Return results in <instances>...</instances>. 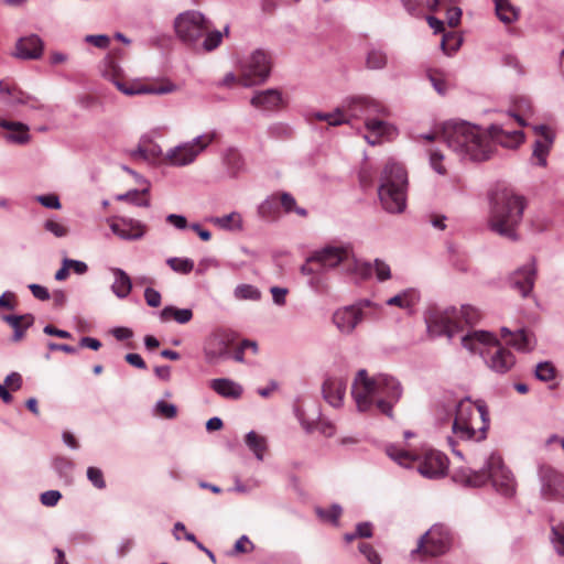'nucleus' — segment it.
<instances>
[{
    "label": "nucleus",
    "instance_id": "obj_1",
    "mask_svg": "<svg viewBox=\"0 0 564 564\" xmlns=\"http://www.w3.org/2000/svg\"><path fill=\"white\" fill-rule=\"evenodd\" d=\"M402 386L392 376L380 373L370 378L366 369H360L351 387V395L359 412H368L376 406L382 414L393 419V406L402 397Z\"/></svg>",
    "mask_w": 564,
    "mask_h": 564
},
{
    "label": "nucleus",
    "instance_id": "obj_2",
    "mask_svg": "<svg viewBox=\"0 0 564 564\" xmlns=\"http://www.w3.org/2000/svg\"><path fill=\"white\" fill-rule=\"evenodd\" d=\"M447 147L463 160L485 162L495 156V144L487 129L464 120L444 123L441 134Z\"/></svg>",
    "mask_w": 564,
    "mask_h": 564
},
{
    "label": "nucleus",
    "instance_id": "obj_3",
    "mask_svg": "<svg viewBox=\"0 0 564 564\" xmlns=\"http://www.w3.org/2000/svg\"><path fill=\"white\" fill-rule=\"evenodd\" d=\"M525 208L524 198L512 189L503 187L490 196V214L488 226L495 234L511 241L519 239L518 227L522 221Z\"/></svg>",
    "mask_w": 564,
    "mask_h": 564
},
{
    "label": "nucleus",
    "instance_id": "obj_4",
    "mask_svg": "<svg viewBox=\"0 0 564 564\" xmlns=\"http://www.w3.org/2000/svg\"><path fill=\"white\" fill-rule=\"evenodd\" d=\"M209 28L208 20L196 10L182 12L174 20L176 36L193 50L212 52L220 45L224 33L218 30L209 31Z\"/></svg>",
    "mask_w": 564,
    "mask_h": 564
},
{
    "label": "nucleus",
    "instance_id": "obj_5",
    "mask_svg": "<svg viewBox=\"0 0 564 564\" xmlns=\"http://www.w3.org/2000/svg\"><path fill=\"white\" fill-rule=\"evenodd\" d=\"M462 345L471 352H479L487 367L505 375L516 365L514 355L499 344L497 337L486 330H475L462 337Z\"/></svg>",
    "mask_w": 564,
    "mask_h": 564
},
{
    "label": "nucleus",
    "instance_id": "obj_6",
    "mask_svg": "<svg viewBox=\"0 0 564 564\" xmlns=\"http://www.w3.org/2000/svg\"><path fill=\"white\" fill-rule=\"evenodd\" d=\"M408 173L404 166L389 161L380 176L378 196L382 208L390 214H401L406 208Z\"/></svg>",
    "mask_w": 564,
    "mask_h": 564
},
{
    "label": "nucleus",
    "instance_id": "obj_7",
    "mask_svg": "<svg viewBox=\"0 0 564 564\" xmlns=\"http://www.w3.org/2000/svg\"><path fill=\"white\" fill-rule=\"evenodd\" d=\"M473 312L470 306H462L459 310L449 306L441 308L437 306L430 307L424 313V321L426 324L427 334L431 338L446 336L449 340L453 339L460 327V318H465L466 323H471L473 319L469 313Z\"/></svg>",
    "mask_w": 564,
    "mask_h": 564
},
{
    "label": "nucleus",
    "instance_id": "obj_8",
    "mask_svg": "<svg viewBox=\"0 0 564 564\" xmlns=\"http://www.w3.org/2000/svg\"><path fill=\"white\" fill-rule=\"evenodd\" d=\"M272 69V57L263 48H257L243 56L238 64V80L245 87L261 85L267 82Z\"/></svg>",
    "mask_w": 564,
    "mask_h": 564
},
{
    "label": "nucleus",
    "instance_id": "obj_9",
    "mask_svg": "<svg viewBox=\"0 0 564 564\" xmlns=\"http://www.w3.org/2000/svg\"><path fill=\"white\" fill-rule=\"evenodd\" d=\"M216 132L204 133L193 140L171 148L166 154V161L173 166H186L192 164L197 156L216 139Z\"/></svg>",
    "mask_w": 564,
    "mask_h": 564
},
{
    "label": "nucleus",
    "instance_id": "obj_10",
    "mask_svg": "<svg viewBox=\"0 0 564 564\" xmlns=\"http://www.w3.org/2000/svg\"><path fill=\"white\" fill-rule=\"evenodd\" d=\"M452 543L449 529L443 524H434L417 542V547L412 551L422 552L430 556H440L445 554Z\"/></svg>",
    "mask_w": 564,
    "mask_h": 564
},
{
    "label": "nucleus",
    "instance_id": "obj_11",
    "mask_svg": "<svg viewBox=\"0 0 564 564\" xmlns=\"http://www.w3.org/2000/svg\"><path fill=\"white\" fill-rule=\"evenodd\" d=\"M352 257V247L350 243L327 245L312 253L311 260L317 261L323 273L344 263L348 265Z\"/></svg>",
    "mask_w": 564,
    "mask_h": 564
},
{
    "label": "nucleus",
    "instance_id": "obj_12",
    "mask_svg": "<svg viewBox=\"0 0 564 564\" xmlns=\"http://www.w3.org/2000/svg\"><path fill=\"white\" fill-rule=\"evenodd\" d=\"M341 108L349 120L388 115V109L381 102L368 96L348 97L343 101Z\"/></svg>",
    "mask_w": 564,
    "mask_h": 564
},
{
    "label": "nucleus",
    "instance_id": "obj_13",
    "mask_svg": "<svg viewBox=\"0 0 564 564\" xmlns=\"http://www.w3.org/2000/svg\"><path fill=\"white\" fill-rule=\"evenodd\" d=\"M477 411L482 423L479 429H475L473 422L463 423L458 422V420L453 421L452 431L458 440L480 442L487 437L490 419L484 401H477Z\"/></svg>",
    "mask_w": 564,
    "mask_h": 564
},
{
    "label": "nucleus",
    "instance_id": "obj_14",
    "mask_svg": "<svg viewBox=\"0 0 564 564\" xmlns=\"http://www.w3.org/2000/svg\"><path fill=\"white\" fill-rule=\"evenodd\" d=\"M536 274V260L534 257H530L524 264L517 268L513 272L509 274L507 283L522 297H527L531 294L534 288Z\"/></svg>",
    "mask_w": 564,
    "mask_h": 564
},
{
    "label": "nucleus",
    "instance_id": "obj_15",
    "mask_svg": "<svg viewBox=\"0 0 564 564\" xmlns=\"http://www.w3.org/2000/svg\"><path fill=\"white\" fill-rule=\"evenodd\" d=\"M540 495L546 501H564V475L550 466L539 468Z\"/></svg>",
    "mask_w": 564,
    "mask_h": 564
},
{
    "label": "nucleus",
    "instance_id": "obj_16",
    "mask_svg": "<svg viewBox=\"0 0 564 564\" xmlns=\"http://www.w3.org/2000/svg\"><path fill=\"white\" fill-rule=\"evenodd\" d=\"M487 467L490 468L494 488L499 494L511 497L516 491V482L511 471L505 466L501 457L492 453L487 458Z\"/></svg>",
    "mask_w": 564,
    "mask_h": 564
},
{
    "label": "nucleus",
    "instance_id": "obj_17",
    "mask_svg": "<svg viewBox=\"0 0 564 564\" xmlns=\"http://www.w3.org/2000/svg\"><path fill=\"white\" fill-rule=\"evenodd\" d=\"M532 129L536 134V139L532 145L533 164L545 167L547 165V156L555 140V133L546 124H536L533 126Z\"/></svg>",
    "mask_w": 564,
    "mask_h": 564
},
{
    "label": "nucleus",
    "instance_id": "obj_18",
    "mask_svg": "<svg viewBox=\"0 0 564 564\" xmlns=\"http://www.w3.org/2000/svg\"><path fill=\"white\" fill-rule=\"evenodd\" d=\"M232 343V336L223 330L213 333L204 344L205 359L209 364H216L219 360L230 357L229 346Z\"/></svg>",
    "mask_w": 564,
    "mask_h": 564
},
{
    "label": "nucleus",
    "instance_id": "obj_19",
    "mask_svg": "<svg viewBox=\"0 0 564 564\" xmlns=\"http://www.w3.org/2000/svg\"><path fill=\"white\" fill-rule=\"evenodd\" d=\"M448 468V459L446 455L438 451H426L419 463V473L430 479L441 478L446 475Z\"/></svg>",
    "mask_w": 564,
    "mask_h": 564
},
{
    "label": "nucleus",
    "instance_id": "obj_20",
    "mask_svg": "<svg viewBox=\"0 0 564 564\" xmlns=\"http://www.w3.org/2000/svg\"><path fill=\"white\" fill-rule=\"evenodd\" d=\"M489 137L495 144V154L497 147L506 149H517L524 141V133L521 130H505L499 123L489 126Z\"/></svg>",
    "mask_w": 564,
    "mask_h": 564
},
{
    "label": "nucleus",
    "instance_id": "obj_21",
    "mask_svg": "<svg viewBox=\"0 0 564 564\" xmlns=\"http://www.w3.org/2000/svg\"><path fill=\"white\" fill-rule=\"evenodd\" d=\"M362 318V310L357 305L338 308L333 315L334 324L343 334H350Z\"/></svg>",
    "mask_w": 564,
    "mask_h": 564
},
{
    "label": "nucleus",
    "instance_id": "obj_22",
    "mask_svg": "<svg viewBox=\"0 0 564 564\" xmlns=\"http://www.w3.org/2000/svg\"><path fill=\"white\" fill-rule=\"evenodd\" d=\"M111 231L123 240H140L147 231V227L140 220L122 217L110 225Z\"/></svg>",
    "mask_w": 564,
    "mask_h": 564
},
{
    "label": "nucleus",
    "instance_id": "obj_23",
    "mask_svg": "<svg viewBox=\"0 0 564 564\" xmlns=\"http://www.w3.org/2000/svg\"><path fill=\"white\" fill-rule=\"evenodd\" d=\"M44 51V43L37 34L20 37L15 43L13 55L20 59H39Z\"/></svg>",
    "mask_w": 564,
    "mask_h": 564
},
{
    "label": "nucleus",
    "instance_id": "obj_24",
    "mask_svg": "<svg viewBox=\"0 0 564 564\" xmlns=\"http://www.w3.org/2000/svg\"><path fill=\"white\" fill-rule=\"evenodd\" d=\"M347 381L343 378L329 377L323 386L322 392L325 401L334 408H339L343 404L346 394Z\"/></svg>",
    "mask_w": 564,
    "mask_h": 564
},
{
    "label": "nucleus",
    "instance_id": "obj_25",
    "mask_svg": "<svg viewBox=\"0 0 564 564\" xmlns=\"http://www.w3.org/2000/svg\"><path fill=\"white\" fill-rule=\"evenodd\" d=\"M250 104L263 111H273L282 104V94L275 88L259 90L252 96Z\"/></svg>",
    "mask_w": 564,
    "mask_h": 564
},
{
    "label": "nucleus",
    "instance_id": "obj_26",
    "mask_svg": "<svg viewBox=\"0 0 564 564\" xmlns=\"http://www.w3.org/2000/svg\"><path fill=\"white\" fill-rule=\"evenodd\" d=\"M0 127L9 131L4 138L10 143L23 145L31 141L30 128L25 123L2 119Z\"/></svg>",
    "mask_w": 564,
    "mask_h": 564
},
{
    "label": "nucleus",
    "instance_id": "obj_27",
    "mask_svg": "<svg viewBox=\"0 0 564 564\" xmlns=\"http://www.w3.org/2000/svg\"><path fill=\"white\" fill-rule=\"evenodd\" d=\"M209 387L225 399L238 400L243 393V388L238 382L228 378H216L210 380Z\"/></svg>",
    "mask_w": 564,
    "mask_h": 564
},
{
    "label": "nucleus",
    "instance_id": "obj_28",
    "mask_svg": "<svg viewBox=\"0 0 564 564\" xmlns=\"http://www.w3.org/2000/svg\"><path fill=\"white\" fill-rule=\"evenodd\" d=\"M113 275L111 292L119 299L124 300L132 291V280L129 274L120 268H110Z\"/></svg>",
    "mask_w": 564,
    "mask_h": 564
},
{
    "label": "nucleus",
    "instance_id": "obj_29",
    "mask_svg": "<svg viewBox=\"0 0 564 564\" xmlns=\"http://www.w3.org/2000/svg\"><path fill=\"white\" fill-rule=\"evenodd\" d=\"M2 319L13 328V341H20L25 334V330L30 328L35 321L32 314L23 315H4Z\"/></svg>",
    "mask_w": 564,
    "mask_h": 564
},
{
    "label": "nucleus",
    "instance_id": "obj_30",
    "mask_svg": "<svg viewBox=\"0 0 564 564\" xmlns=\"http://www.w3.org/2000/svg\"><path fill=\"white\" fill-rule=\"evenodd\" d=\"M0 100L10 106L29 104L31 99L30 94L17 86H9L3 80H0Z\"/></svg>",
    "mask_w": 564,
    "mask_h": 564
},
{
    "label": "nucleus",
    "instance_id": "obj_31",
    "mask_svg": "<svg viewBox=\"0 0 564 564\" xmlns=\"http://www.w3.org/2000/svg\"><path fill=\"white\" fill-rule=\"evenodd\" d=\"M223 162L231 177H236L246 170V163L242 154L235 148L225 151Z\"/></svg>",
    "mask_w": 564,
    "mask_h": 564
},
{
    "label": "nucleus",
    "instance_id": "obj_32",
    "mask_svg": "<svg viewBox=\"0 0 564 564\" xmlns=\"http://www.w3.org/2000/svg\"><path fill=\"white\" fill-rule=\"evenodd\" d=\"M258 216L265 221H274L280 217V205L278 194L268 196L257 209Z\"/></svg>",
    "mask_w": 564,
    "mask_h": 564
},
{
    "label": "nucleus",
    "instance_id": "obj_33",
    "mask_svg": "<svg viewBox=\"0 0 564 564\" xmlns=\"http://www.w3.org/2000/svg\"><path fill=\"white\" fill-rule=\"evenodd\" d=\"M497 18L505 24L516 22L520 17V9L509 0H492Z\"/></svg>",
    "mask_w": 564,
    "mask_h": 564
},
{
    "label": "nucleus",
    "instance_id": "obj_34",
    "mask_svg": "<svg viewBox=\"0 0 564 564\" xmlns=\"http://www.w3.org/2000/svg\"><path fill=\"white\" fill-rule=\"evenodd\" d=\"M193 318V311L191 308H178L173 305L165 306L160 312L161 322L174 319L176 323L184 325Z\"/></svg>",
    "mask_w": 564,
    "mask_h": 564
},
{
    "label": "nucleus",
    "instance_id": "obj_35",
    "mask_svg": "<svg viewBox=\"0 0 564 564\" xmlns=\"http://www.w3.org/2000/svg\"><path fill=\"white\" fill-rule=\"evenodd\" d=\"M245 443L247 447L253 453L256 458L262 462L264 458V453L268 449L267 438L259 435L254 431H250L246 434Z\"/></svg>",
    "mask_w": 564,
    "mask_h": 564
},
{
    "label": "nucleus",
    "instance_id": "obj_36",
    "mask_svg": "<svg viewBox=\"0 0 564 564\" xmlns=\"http://www.w3.org/2000/svg\"><path fill=\"white\" fill-rule=\"evenodd\" d=\"M420 300L419 293L413 289H406L403 292L388 299L386 301L389 306H398L400 308H410Z\"/></svg>",
    "mask_w": 564,
    "mask_h": 564
},
{
    "label": "nucleus",
    "instance_id": "obj_37",
    "mask_svg": "<svg viewBox=\"0 0 564 564\" xmlns=\"http://www.w3.org/2000/svg\"><path fill=\"white\" fill-rule=\"evenodd\" d=\"M464 482L469 487H481L488 480H491L490 468L487 467V463L480 470H466L463 471Z\"/></svg>",
    "mask_w": 564,
    "mask_h": 564
},
{
    "label": "nucleus",
    "instance_id": "obj_38",
    "mask_svg": "<svg viewBox=\"0 0 564 564\" xmlns=\"http://www.w3.org/2000/svg\"><path fill=\"white\" fill-rule=\"evenodd\" d=\"M313 117L319 121H326L332 127H338L349 123V119L343 111L341 106L337 107L333 112L316 111Z\"/></svg>",
    "mask_w": 564,
    "mask_h": 564
},
{
    "label": "nucleus",
    "instance_id": "obj_39",
    "mask_svg": "<svg viewBox=\"0 0 564 564\" xmlns=\"http://www.w3.org/2000/svg\"><path fill=\"white\" fill-rule=\"evenodd\" d=\"M477 411V403L474 405L469 398L460 400L456 406V414L454 420L458 422H473Z\"/></svg>",
    "mask_w": 564,
    "mask_h": 564
},
{
    "label": "nucleus",
    "instance_id": "obj_40",
    "mask_svg": "<svg viewBox=\"0 0 564 564\" xmlns=\"http://www.w3.org/2000/svg\"><path fill=\"white\" fill-rule=\"evenodd\" d=\"M150 186L148 185L143 189H131L124 194H120L117 196L118 200H128L131 204L140 207H150V199L142 198L141 196L149 194Z\"/></svg>",
    "mask_w": 564,
    "mask_h": 564
},
{
    "label": "nucleus",
    "instance_id": "obj_41",
    "mask_svg": "<svg viewBox=\"0 0 564 564\" xmlns=\"http://www.w3.org/2000/svg\"><path fill=\"white\" fill-rule=\"evenodd\" d=\"M508 344L523 352L530 351L533 348L532 338L524 329L514 332Z\"/></svg>",
    "mask_w": 564,
    "mask_h": 564
},
{
    "label": "nucleus",
    "instance_id": "obj_42",
    "mask_svg": "<svg viewBox=\"0 0 564 564\" xmlns=\"http://www.w3.org/2000/svg\"><path fill=\"white\" fill-rule=\"evenodd\" d=\"M234 296L240 301H259L261 299L260 290L252 284H238L234 290Z\"/></svg>",
    "mask_w": 564,
    "mask_h": 564
},
{
    "label": "nucleus",
    "instance_id": "obj_43",
    "mask_svg": "<svg viewBox=\"0 0 564 564\" xmlns=\"http://www.w3.org/2000/svg\"><path fill=\"white\" fill-rule=\"evenodd\" d=\"M347 271L357 274L362 280H366L372 275L373 268L370 262H362L356 259L352 254L350 261L348 262Z\"/></svg>",
    "mask_w": 564,
    "mask_h": 564
},
{
    "label": "nucleus",
    "instance_id": "obj_44",
    "mask_svg": "<svg viewBox=\"0 0 564 564\" xmlns=\"http://www.w3.org/2000/svg\"><path fill=\"white\" fill-rule=\"evenodd\" d=\"M462 43V37L458 36L455 32H447L443 34L441 48L444 54L451 56L460 47Z\"/></svg>",
    "mask_w": 564,
    "mask_h": 564
},
{
    "label": "nucleus",
    "instance_id": "obj_45",
    "mask_svg": "<svg viewBox=\"0 0 564 564\" xmlns=\"http://www.w3.org/2000/svg\"><path fill=\"white\" fill-rule=\"evenodd\" d=\"M388 63L387 54L379 48H372L368 52L366 65L369 69H382Z\"/></svg>",
    "mask_w": 564,
    "mask_h": 564
},
{
    "label": "nucleus",
    "instance_id": "obj_46",
    "mask_svg": "<svg viewBox=\"0 0 564 564\" xmlns=\"http://www.w3.org/2000/svg\"><path fill=\"white\" fill-rule=\"evenodd\" d=\"M74 466V463L67 457L58 456L53 460L55 471L66 481L72 479Z\"/></svg>",
    "mask_w": 564,
    "mask_h": 564
},
{
    "label": "nucleus",
    "instance_id": "obj_47",
    "mask_svg": "<svg viewBox=\"0 0 564 564\" xmlns=\"http://www.w3.org/2000/svg\"><path fill=\"white\" fill-rule=\"evenodd\" d=\"M213 221H214V224H216L220 228L227 229V230H230V229H234V228H237V229H241L242 228L241 216L238 213H236V212L230 213L228 215H224L221 217H216V218L213 219Z\"/></svg>",
    "mask_w": 564,
    "mask_h": 564
},
{
    "label": "nucleus",
    "instance_id": "obj_48",
    "mask_svg": "<svg viewBox=\"0 0 564 564\" xmlns=\"http://www.w3.org/2000/svg\"><path fill=\"white\" fill-rule=\"evenodd\" d=\"M109 80L127 96L143 95V84L140 83H126L115 76H110Z\"/></svg>",
    "mask_w": 564,
    "mask_h": 564
},
{
    "label": "nucleus",
    "instance_id": "obj_49",
    "mask_svg": "<svg viewBox=\"0 0 564 564\" xmlns=\"http://www.w3.org/2000/svg\"><path fill=\"white\" fill-rule=\"evenodd\" d=\"M556 369L550 361H541L536 365L534 376L538 380L549 382L555 378Z\"/></svg>",
    "mask_w": 564,
    "mask_h": 564
},
{
    "label": "nucleus",
    "instance_id": "obj_50",
    "mask_svg": "<svg viewBox=\"0 0 564 564\" xmlns=\"http://www.w3.org/2000/svg\"><path fill=\"white\" fill-rule=\"evenodd\" d=\"M167 265L177 273L188 274L194 269L193 260L188 258H169L166 260Z\"/></svg>",
    "mask_w": 564,
    "mask_h": 564
},
{
    "label": "nucleus",
    "instance_id": "obj_51",
    "mask_svg": "<svg viewBox=\"0 0 564 564\" xmlns=\"http://www.w3.org/2000/svg\"><path fill=\"white\" fill-rule=\"evenodd\" d=\"M551 542L555 552L564 556V524L553 525L551 529Z\"/></svg>",
    "mask_w": 564,
    "mask_h": 564
},
{
    "label": "nucleus",
    "instance_id": "obj_52",
    "mask_svg": "<svg viewBox=\"0 0 564 564\" xmlns=\"http://www.w3.org/2000/svg\"><path fill=\"white\" fill-rule=\"evenodd\" d=\"M341 511H343L341 507L337 503L332 505L329 509H323V508L316 509V513L321 519L329 521L333 524L338 523V519L341 514Z\"/></svg>",
    "mask_w": 564,
    "mask_h": 564
},
{
    "label": "nucleus",
    "instance_id": "obj_53",
    "mask_svg": "<svg viewBox=\"0 0 564 564\" xmlns=\"http://www.w3.org/2000/svg\"><path fill=\"white\" fill-rule=\"evenodd\" d=\"M366 128L371 134H376L377 138H381L388 132L389 124L380 119L366 118Z\"/></svg>",
    "mask_w": 564,
    "mask_h": 564
},
{
    "label": "nucleus",
    "instance_id": "obj_54",
    "mask_svg": "<svg viewBox=\"0 0 564 564\" xmlns=\"http://www.w3.org/2000/svg\"><path fill=\"white\" fill-rule=\"evenodd\" d=\"M44 229L52 235H54L56 238H64L68 235L69 230L68 227L65 226L62 223H58L54 219H47L44 223Z\"/></svg>",
    "mask_w": 564,
    "mask_h": 564
},
{
    "label": "nucleus",
    "instance_id": "obj_55",
    "mask_svg": "<svg viewBox=\"0 0 564 564\" xmlns=\"http://www.w3.org/2000/svg\"><path fill=\"white\" fill-rule=\"evenodd\" d=\"M154 412L165 419H174L177 414V409L174 404L159 400L154 405Z\"/></svg>",
    "mask_w": 564,
    "mask_h": 564
},
{
    "label": "nucleus",
    "instance_id": "obj_56",
    "mask_svg": "<svg viewBox=\"0 0 564 564\" xmlns=\"http://www.w3.org/2000/svg\"><path fill=\"white\" fill-rule=\"evenodd\" d=\"M176 90V85L166 83L162 85H143V94L165 95Z\"/></svg>",
    "mask_w": 564,
    "mask_h": 564
},
{
    "label": "nucleus",
    "instance_id": "obj_57",
    "mask_svg": "<svg viewBox=\"0 0 564 564\" xmlns=\"http://www.w3.org/2000/svg\"><path fill=\"white\" fill-rule=\"evenodd\" d=\"M87 478L97 489L106 488V481L104 479V474L100 468L93 466L88 467Z\"/></svg>",
    "mask_w": 564,
    "mask_h": 564
},
{
    "label": "nucleus",
    "instance_id": "obj_58",
    "mask_svg": "<svg viewBox=\"0 0 564 564\" xmlns=\"http://www.w3.org/2000/svg\"><path fill=\"white\" fill-rule=\"evenodd\" d=\"M372 268L379 282L387 281L391 278L390 267L384 261L376 259Z\"/></svg>",
    "mask_w": 564,
    "mask_h": 564
},
{
    "label": "nucleus",
    "instance_id": "obj_59",
    "mask_svg": "<svg viewBox=\"0 0 564 564\" xmlns=\"http://www.w3.org/2000/svg\"><path fill=\"white\" fill-rule=\"evenodd\" d=\"M254 549L253 543L249 540L247 535H241L235 543L234 550L229 553L230 555H236L240 553H249Z\"/></svg>",
    "mask_w": 564,
    "mask_h": 564
},
{
    "label": "nucleus",
    "instance_id": "obj_60",
    "mask_svg": "<svg viewBox=\"0 0 564 564\" xmlns=\"http://www.w3.org/2000/svg\"><path fill=\"white\" fill-rule=\"evenodd\" d=\"M443 159H444V155L440 150H431L430 151V164H431L432 169L441 175H444L446 173V170H445L444 165L442 164Z\"/></svg>",
    "mask_w": 564,
    "mask_h": 564
},
{
    "label": "nucleus",
    "instance_id": "obj_61",
    "mask_svg": "<svg viewBox=\"0 0 564 564\" xmlns=\"http://www.w3.org/2000/svg\"><path fill=\"white\" fill-rule=\"evenodd\" d=\"M85 42L98 48L106 50L110 44V37L106 34H89L85 36Z\"/></svg>",
    "mask_w": 564,
    "mask_h": 564
},
{
    "label": "nucleus",
    "instance_id": "obj_62",
    "mask_svg": "<svg viewBox=\"0 0 564 564\" xmlns=\"http://www.w3.org/2000/svg\"><path fill=\"white\" fill-rule=\"evenodd\" d=\"M358 547L360 553L365 555L370 564L381 563L379 554L376 552L371 544L362 542Z\"/></svg>",
    "mask_w": 564,
    "mask_h": 564
},
{
    "label": "nucleus",
    "instance_id": "obj_63",
    "mask_svg": "<svg viewBox=\"0 0 564 564\" xmlns=\"http://www.w3.org/2000/svg\"><path fill=\"white\" fill-rule=\"evenodd\" d=\"M269 134L276 139H286L291 137L292 129L284 123H274L269 128Z\"/></svg>",
    "mask_w": 564,
    "mask_h": 564
},
{
    "label": "nucleus",
    "instance_id": "obj_64",
    "mask_svg": "<svg viewBox=\"0 0 564 564\" xmlns=\"http://www.w3.org/2000/svg\"><path fill=\"white\" fill-rule=\"evenodd\" d=\"M61 498L62 494L58 490H47L41 495L40 500L43 506L54 507Z\"/></svg>",
    "mask_w": 564,
    "mask_h": 564
}]
</instances>
